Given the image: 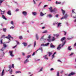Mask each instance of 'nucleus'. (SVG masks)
I'll return each instance as SVG.
<instances>
[{"label": "nucleus", "mask_w": 76, "mask_h": 76, "mask_svg": "<svg viewBox=\"0 0 76 76\" xmlns=\"http://www.w3.org/2000/svg\"><path fill=\"white\" fill-rule=\"evenodd\" d=\"M67 17V14H66L64 16L62 17V18H61V20H62V19H66Z\"/></svg>", "instance_id": "6"}, {"label": "nucleus", "mask_w": 76, "mask_h": 76, "mask_svg": "<svg viewBox=\"0 0 76 76\" xmlns=\"http://www.w3.org/2000/svg\"><path fill=\"white\" fill-rule=\"evenodd\" d=\"M47 18H48V17L50 18H52V17H53V15H51V14H50L49 15H47Z\"/></svg>", "instance_id": "10"}, {"label": "nucleus", "mask_w": 76, "mask_h": 76, "mask_svg": "<svg viewBox=\"0 0 76 76\" xmlns=\"http://www.w3.org/2000/svg\"><path fill=\"white\" fill-rule=\"evenodd\" d=\"M32 14L33 15H34V16H35V15H37V12H32Z\"/></svg>", "instance_id": "24"}, {"label": "nucleus", "mask_w": 76, "mask_h": 76, "mask_svg": "<svg viewBox=\"0 0 76 76\" xmlns=\"http://www.w3.org/2000/svg\"><path fill=\"white\" fill-rule=\"evenodd\" d=\"M36 45V41H35L34 44V47H35Z\"/></svg>", "instance_id": "38"}, {"label": "nucleus", "mask_w": 76, "mask_h": 76, "mask_svg": "<svg viewBox=\"0 0 76 76\" xmlns=\"http://www.w3.org/2000/svg\"><path fill=\"white\" fill-rule=\"evenodd\" d=\"M35 53L34 52L32 54V56H34V55H35Z\"/></svg>", "instance_id": "54"}, {"label": "nucleus", "mask_w": 76, "mask_h": 76, "mask_svg": "<svg viewBox=\"0 0 76 76\" xmlns=\"http://www.w3.org/2000/svg\"><path fill=\"white\" fill-rule=\"evenodd\" d=\"M63 71H62L60 73H63Z\"/></svg>", "instance_id": "63"}, {"label": "nucleus", "mask_w": 76, "mask_h": 76, "mask_svg": "<svg viewBox=\"0 0 76 76\" xmlns=\"http://www.w3.org/2000/svg\"><path fill=\"white\" fill-rule=\"evenodd\" d=\"M50 70L51 71H52L53 70H54V69L53 68H51L50 69Z\"/></svg>", "instance_id": "46"}, {"label": "nucleus", "mask_w": 76, "mask_h": 76, "mask_svg": "<svg viewBox=\"0 0 76 76\" xmlns=\"http://www.w3.org/2000/svg\"><path fill=\"white\" fill-rule=\"evenodd\" d=\"M44 15H45V14H43V13H42V12H40V16H44Z\"/></svg>", "instance_id": "19"}, {"label": "nucleus", "mask_w": 76, "mask_h": 76, "mask_svg": "<svg viewBox=\"0 0 76 76\" xmlns=\"http://www.w3.org/2000/svg\"><path fill=\"white\" fill-rule=\"evenodd\" d=\"M1 51H3L4 49H3V48H2L1 50Z\"/></svg>", "instance_id": "57"}, {"label": "nucleus", "mask_w": 76, "mask_h": 76, "mask_svg": "<svg viewBox=\"0 0 76 76\" xmlns=\"http://www.w3.org/2000/svg\"><path fill=\"white\" fill-rule=\"evenodd\" d=\"M4 46V48H6V47H7V45H6V44H4L3 45Z\"/></svg>", "instance_id": "39"}, {"label": "nucleus", "mask_w": 76, "mask_h": 76, "mask_svg": "<svg viewBox=\"0 0 76 76\" xmlns=\"http://www.w3.org/2000/svg\"><path fill=\"white\" fill-rule=\"evenodd\" d=\"M52 41H55V38H54V37H52Z\"/></svg>", "instance_id": "26"}, {"label": "nucleus", "mask_w": 76, "mask_h": 76, "mask_svg": "<svg viewBox=\"0 0 76 76\" xmlns=\"http://www.w3.org/2000/svg\"><path fill=\"white\" fill-rule=\"evenodd\" d=\"M9 53H10V56H11V57H13L14 56V55H13V51H10Z\"/></svg>", "instance_id": "5"}, {"label": "nucleus", "mask_w": 76, "mask_h": 76, "mask_svg": "<svg viewBox=\"0 0 76 76\" xmlns=\"http://www.w3.org/2000/svg\"><path fill=\"white\" fill-rule=\"evenodd\" d=\"M9 70H6V72H9V71H10V70L11 69V68H12V66H11V65H10L9 66Z\"/></svg>", "instance_id": "13"}, {"label": "nucleus", "mask_w": 76, "mask_h": 76, "mask_svg": "<svg viewBox=\"0 0 76 76\" xmlns=\"http://www.w3.org/2000/svg\"><path fill=\"white\" fill-rule=\"evenodd\" d=\"M30 57H31V55H28L27 56V58H29Z\"/></svg>", "instance_id": "42"}, {"label": "nucleus", "mask_w": 76, "mask_h": 76, "mask_svg": "<svg viewBox=\"0 0 76 76\" xmlns=\"http://www.w3.org/2000/svg\"><path fill=\"white\" fill-rule=\"evenodd\" d=\"M49 9L51 13L52 12H56L57 10L56 8H54L53 9V7H50L48 8Z\"/></svg>", "instance_id": "1"}, {"label": "nucleus", "mask_w": 76, "mask_h": 76, "mask_svg": "<svg viewBox=\"0 0 76 76\" xmlns=\"http://www.w3.org/2000/svg\"><path fill=\"white\" fill-rule=\"evenodd\" d=\"M0 11L1 15H4V13H5V11H3L1 10H0Z\"/></svg>", "instance_id": "9"}, {"label": "nucleus", "mask_w": 76, "mask_h": 76, "mask_svg": "<svg viewBox=\"0 0 76 76\" xmlns=\"http://www.w3.org/2000/svg\"><path fill=\"white\" fill-rule=\"evenodd\" d=\"M73 18H76V13L75 14V16Z\"/></svg>", "instance_id": "64"}, {"label": "nucleus", "mask_w": 76, "mask_h": 76, "mask_svg": "<svg viewBox=\"0 0 76 76\" xmlns=\"http://www.w3.org/2000/svg\"><path fill=\"white\" fill-rule=\"evenodd\" d=\"M54 58V55L53 54L52 55V58Z\"/></svg>", "instance_id": "51"}, {"label": "nucleus", "mask_w": 76, "mask_h": 76, "mask_svg": "<svg viewBox=\"0 0 76 76\" xmlns=\"http://www.w3.org/2000/svg\"><path fill=\"white\" fill-rule=\"evenodd\" d=\"M41 47H42V46H43V47H45V45L44 44H42L41 45Z\"/></svg>", "instance_id": "30"}, {"label": "nucleus", "mask_w": 76, "mask_h": 76, "mask_svg": "<svg viewBox=\"0 0 76 76\" xmlns=\"http://www.w3.org/2000/svg\"><path fill=\"white\" fill-rule=\"evenodd\" d=\"M48 54H49V57H50V56L52 54V53L51 52H49Z\"/></svg>", "instance_id": "25"}, {"label": "nucleus", "mask_w": 76, "mask_h": 76, "mask_svg": "<svg viewBox=\"0 0 76 76\" xmlns=\"http://www.w3.org/2000/svg\"><path fill=\"white\" fill-rule=\"evenodd\" d=\"M61 11L62 12L63 15H64L65 13V11L63 10V9H61Z\"/></svg>", "instance_id": "22"}, {"label": "nucleus", "mask_w": 76, "mask_h": 76, "mask_svg": "<svg viewBox=\"0 0 76 76\" xmlns=\"http://www.w3.org/2000/svg\"><path fill=\"white\" fill-rule=\"evenodd\" d=\"M12 72H13L12 70V69H11L10 71L9 72V73H10V74H12Z\"/></svg>", "instance_id": "27"}, {"label": "nucleus", "mask_w": 76, "mask_h": 76, "mask_svg": "<svg viewBox=\"0 0 76 76\" xmlns=\"http://www.w3.org/2000/svg\"><path fill=\"white\" fill-rule=\"evenodd\" d=\"M19 38L20 39H23V37H22V36H20L19 37Z\"/></svg>", "instance_id": "31"}, {"label": "nucleus", "mask_w": 76, "mask_h": 76, "mask_svg": "<svg viewBox=\"0 0 76 76\" xmlns=\"http://www.w3.org/2000/svg\"><path fill=\"white\" fill-rule=\"evenodd\" d=\"M41 71H42V68L40 69V70L39 71V72H41Z\"/></svg>", "instance_id": "44"}, {"label": "nucleus", "mask_w": 76, "mask_h": 76, "mask_svg": "<svg viewBox=\"0 0 76 76\" xmlns=\"http://www.w3.org/2000/svg\"><path fill=\"white\" fill-rule=\"evenodd\" d=\"M16 46H17V45H16L14 46V47H13V48H15V47H16Z\"/></svg>", "instance_id": "53"}, {"label": "nucleus", "mask_w": 76, "mask_h": 76, "mask_svg": "<svg viewBox=\"0 0 76 76\" xmlns=\"http://www.w3.org/2000/svg\"><path fill=\"white\" fill-rule=\"evenodd\" d=\"M19 73H21V72L20 71H16L15 72V73L16 74Z\"/></svg>", "instance_id": "29"}, {"label": "nucleus", "mask_w": 76, "mask_h": 76, "mask_svg": "<svg viewBox=\"0 0 76 76\" xmlns=\"http://www.w3.org/2000/svg\"><path fill=\"white\" fill-rule=\"evenodd\" d=\"M16 12H18V11H19V9H17L15 10Z\"/></svg>", "instance_id": "55"}, {"label": "nucleus", "mask_w": 76, "mask_h": 76, "mask_svg": "<svg viewBox=\"0 0 76 76\" xmlns=\"http://www.w3.org/2000/svg\"><path fill=\"white\" fill-rule=\"evenodd\" d=\"M74 10H75V9L72 10V13H75V12H74Z\"/></svg>", "instance_id": "36"}, {"label": "nucleus", "mask_w": 76, "mask_h": 76, "mask_svg": "<svg viewBox=\"0 0 76 76\" xmlns=\"http://www.w3.org/2000/svg\"><path fill=\"white\" fill-rule=\"evenodd\" d=\"M49 44H50V43H48L46 44H45V47L46 46H48V45H49Z\"/></svg>", "instance_id": "33"}, {"label": "nucleus", "mask_w": 76, "mask_h": 76, "mask_svg": "<svg viewBox=\"0 0 76 76\" xmlns=\"http://www.w3.org/2000/svg\"><path fill=\"white\" fill-rule=\"evenodd\" d=\"M47 30H45L43 32H42V33L44 34V33H47Z\"/></svg>", "instance_id": "28"}, {"label": "nucleus", "mask_w": 76, "mask_h": 76, "mask_svg": "<svg viewBox=\"0 0 76 76\" xmlns=\"http://www.w3.org/2000/svg\"><path fill=\"white\" fill-rule=\"evenodd\" d=\"M16 42H17V44H19V42L16 41Z\"/></svg>", "instance_id": "61"}, {"label": "nucleus", "mask_w": 76, "mask_h": 76, "mask_svg": "<svg viewBox=\"0 0 76 76\" xmlns=\"http://www.w3.org/2000/svg\"><path fill=\"white\" fill-rule=\"evenodd\" d=\"M55 47V46L54 45H53L52 43L50 44V48H54Z\"/></svg>", "instance_id": "11"}, {"label": "nucleus", "mask_w": 76, "mask_h": 76, "mask_svg": "<svg viewBox=\"0 0 76 76\" xmlns=\"http://www.w3.org/2000/svg\"><path fill=\"white\" fill-rule=\"evenodd\" d=\"M15 28V26H12L10 28V29H13Z\"/></svg>", "instance_id": "37"}, {"label": "nucleus", "mask_w": 76, "mask_h": 76, "mask_svg": "<svg viewBox=\"0 0 76 76\" xmlns=\"http://www.w3.org/2000/svg\"><path fill=\"white\" fill-rule=\"evenodd\" d=\"M58 14H57L56 15V18H58Z\"/></svg>", "instance_id": "48"}, {"label": "nucleus", "mask_w": 76, "mask_h": 76, "mask_svg": "<svg viewBox=\"0 0 76 76\" xmlns=\"http://www.w3.org/2000/svg\"><path fill=\"white\" fill-rule=\"evenodd\" d=\"M56 3L57 4H60V3H61V2H58L57 1H56Z\"/></svg>", "instance_id": "32"}, {"label": "nucleus", "mask_w": 76, "mask_h": 76, "mask_svg": "<svg viewBox=\"0 0 76 76\" xmlns=\"http://www.w3.org/2000/svg\"><path fill=\"white\" fill-rule=\"evenodd\" d=\"M56 23H53V25H56Z\"/></svg>", "instance_id": "62"}, {"label": "nucleus", "mask_w": 76, "mask_h": 76, "mask_svg": "<svg viewBox=\"0 0 76 76\" xmlns=\"http://www.w3.org/2000/svg\"><path fill=\"white\" fill-rule=\"evenodd\" d=\"M1 44H3V39L1 40Z\"/></svg>", "instance_id": "43"}, {"label": "nucleus", "mask_w": 76, "mask_h": 76, "mask_svg": "<svg viewBox=\"0 0 76 76\" xmlns=\"http://www.w3.org/2000/svg\"><path fill=\"white\" fill-rule=\"evenodd\" d=\"M3 1H4V0H0V3H2Z\"/></svg>", "instance_id": "41"}, {"label": "nucleus", "mask_w": 76, "mask_h": 76, "mask_svg": "<svg viewBox=\"0 0 76 76\" xmlns=\"http://www.w3.org/2000/svg\"><path fill=\"white\" fill-rule=\"evenodd\" d=\"M51 36H50V35H49L48 37V38H49V39H50V38H51Z\"/></svg>", "instance_id": "45"}, {"label": "nucleus", "mask_w": 76, "mask_h": 76, "mask_svg": "<svg viewBox=\"0 0 76 76\" xmlns=\"http://www.w3.org/2000/svg\"><path fill=\"white\" fill-rule=\"evenodd\" d=\"M64 35H66V32L65 31H64Z\"/></svg>", "instance_id": "60"}, {"label": "nucleus", "mask_w": 76, "mask_h": 76, "mask_svg": "<svg viewBox=\"0 0 76 76\" xmlns=\"http://www.w3.org/2000/svg\"><path fill=\"white\" fill-rule=\"evenodd\" d=\"M2 18L4 19H5V20H7V18H6L5 16H4V15H2Z\"/></svg>", "instance_id": "20"}, {"label": "nucleus", "mask_w": 76, "mask_h": 76, "mask_svg": "<svg viewBox=\"0 0 76 76\" xmlns=\"http://www.w3.org/2000/svg\"><path fill=\"white\" fill-rule=\"evenodd\" d=\"M47 55H46L45 56H43V57H44L45 59L48 60V57H47Z\"/></svg>", "instance_id": "12"}, {"label": "nucleus", "mask_w": 76, "mask_h": 76, "mask_svg": "<svg viewBox=\"0 0 76 76\" xmlns=\"http://www.w3.org/2000/svg\"><path fill=\"white\" fill-rule=\"evenodd\" d=\"M4 70L3 69L1 73V76H3L4 75Z\"/></svg>", "instance_id": "18"}, {"label": "nucleus", "mask_w": 76, "mask_h": 76, "mask_svg": "<svg viewBox=\"0 0 76 76\" xmlns=\"http://www.w3.org/2000/svg\"><path fill=\"white\" fill-rule=\"evenodd\" d=\"M23 44L24 46V47H26V46L27 45V43H25V42H23Z\"/></svg>", "instance_id": "23"}, {"label": "nucleus", "mask_w": 76, "mask_h": 76, "mask_svg": "<svg viewBox=\"0 0 76 76\" xmlns=\"http://www.w3.org/2000/svg\"><path fill=\"white\" fill-rule=\"evenodd\" d=\"M44 36H43L42 37L41 39H43V38H44Z\"/></svg>", "instance_id": "58"}, {"label": "nucleus", "mask_w": 76, "mask_h": 76, "mask_svg": "<svg viewBox=\"0 0 76 76\" xmlns=\"http://www.w3.org/2000/svg\"><path fill=\"white\" fill-rule=\"evenodd\" d=\"M36 38L37 39V40H38V39H39V37H38V34H36Z\"/></svg>", "instance_id": "16"}, {"label": "nucleus", "mask_w": 76, "mask_h": 76, "mask_svg": "<svg viewBox=\"0 0 76 76\" xmlns=\"http://www.w3.org/2000/svg\"><path fill=\"white\" fill-rule=\"evenodd\" d=\"M66 39V37H64L61 38V41L63 42V41H64V40H65Z\"/></svg>", "instance_id": "15"}, {"label": "nucleus", "mask_w": 76, "mask_h": 76, "mask_svg": "<svg viewBox=\"0 0 76 76\" xmlns=\"http://www.w3.org/2000/svg\"><path fill=\"white\" fill-rule=\"evenodd\" d=\"M75 75V73L72 72L70 73H69L68 75V76H73V75Z\"/></svg>", "instance_id": "4"}, {"label": "nucleus", "mask_w": 76, "mask_h": 76, "mask_svg": "<svg viewBox=\"0 0 76 76\" xmlns=\"http://www.w3.org/2000/svg\"><path fill=\"white\" fill-rule=\"evenodd\" d=\"M61 45L60 44L58 46L57 48V49L60 50L61 49Z\"/></svg>", "instance_id": "14"}, {"label": "nucleus", "mask_w": 76, "mask_h": 76, "mask_svg": "<svg viewBox=\"0 0 76 76\" xmlns=\"http://www.w3.org/2000/svg\"><path fill=\"white\" fill-rule=\"evenodd\" d=\"M58 61H59V62H60L61 63H62V62H61V61H60V60H58Z\"/></svg>", "instance_id": "56"}, {"label": "nucleus", "mask_w": 76, "mask_h": 76, "mask_svg": "<svg viewBox=\"0 0 76 76\" xmlns=\"http://www.w3.org/2000/svg\"><path fill=\"white\" fill-rule=\"evenodd\" d=\"M12 68H14V64H12Z\"/></svg>", "instance_id": "52"}, {"label": "nucleus", "mask_w": 76, "mask_h": 76, "mask_svg": "<svg viewBox=\"0 0 76 76\" xmlns=\"http://www.w3.org/2000/svg\"><path fill=\"white\" fill-rule=\"evenodd\" d=\"M11 24H12V25H13V21H12L11 22Z\"/></svg>", "instance_id": "47"}, {"label": "nucleus", "mask_w": 76, "mask_h": 76, "mask_svg": "<svg viewBox=\"0 0 76 76\" xmlns=\"http://www.w3.org/2000/svg\"><path fill=\"white\" fill-rule=\"evenodd\" d=\"M71 48V46H69L68 48V50H69L70 51L71 50H72V48Z\"/></svg>", "instance_id": "21"}, {"label": "nucleus", "mask_w": 76, "mask_h": 76, "mask_svg": "<svg viewBox=\"0 0 76 76\" xmlns=\"http://www.w3.org/2000/svg\"><path fill=\"white\" fill-rule=\"evenodd\" d=\"M66 41H65L64 42V43L62 45V47H63V46H64V44H65L66 43Z\"/></svg>", "instance_id": "34"}, {"label": "nucleus", "mask_w": 76, "mask_h": 76, "mask_svg": "<svg viewBox=\"0 0 76 76\" xmlns=\"http://www.w3.org/2000/svg\"><path fill=\"white\" fill-rule=\"evenodd\" d=\"M74 53H71L69 56H72V55H73V54Z\"/></svg>", "instance_id": "49"}, {"label": "nucleus", "mask_w": 76, "mask_h": 76, "mask_svg": "<svg viewBox=\"0 0 76 76\" xmlns=\"http://www.w3.org/2000/svg\"><path fill=\"white\" fill-rule=\"evenodd\" d=\"M22 13L24 16H26V15H27V12H25V11H23L22 12Z\"/></svg>", "instance_id": "7"}, {"label": "nucleus", "mask_w": 76, "mask_h": 76, "mask_svg": "<svg viewBox=\"0 0 76 76\" xmlns=\"http://www.w3.org/2000/svg\"><path fill=\"white\" fill-rule=\"evenodd\" d=\"M41 50L42 52L43 51V49H42V47H40V48H39V49H38V50H37L36 51H35V53H37V52L39 50Z\"/></svg>", "instance_id": "3"}, {"label": "nucleus", "mask_w": 76, "mask_h": 76, "mask_svg": "<svg viewBox=\"0 0 76 76\" xmlns=\"http://www.w3.org/2000/svg\"><path fill=\"white\" fill-rule=\"evenodd\" d=\"M27 62H29V60L28 59H26L24 61V64H25Z\"/></svg>", "instance_id": "17"}, {"label": "nucleus", "mask_w": 76, "mask_h": 76, "mask_svg": "<svg viewBox=\"0 0 76 76\" xmlns=\"http://www.w3.org/2000/svg\"><path fill=\"white\" fill-rule=\"evenodd\" d=\"M5 38H7V39H8L9 40H10V38H12V39H13V38L10 35H8V36L6 37Z\"/></svg>", "instance_id": "2"}, {"label": "nucleus", "mask_w": 76, "mask_h": 76, "mask_svg": "<svg viewBox=\"0 0 76 76\" xmlns=\"http://www.w3.org/2000/svg\"><path fill=\"white\" fill-rule=\"evenodd\" d=\"M61 24V23H58V27H59Z\"/></svg>", "instance_id": "35"}, {"label": "nucleus", "mask_w": 76, "mask_h": 76, "mask_svg": "<svg viewBox=\"0 0 76 76\" xmlns=\"http://www.w3.org/2000/svg\"><path fill=\"white\" fill-rule=\"evenodd\" d=\"M7 14L9 15H11L12 13H11V11L9 10V11H8L7 13Z\"/></svg>", "instance_id": "8"}, {"label": "nucleus", "mask_w": 76, "mask_h": 76, "mask_svg": "<svg viewBox=\"0 0 76 76\" xmlns=\"http://www.w3.org/2000/svg\"><path fill=\"white\" fill-rule=\"evenodd\" d=\"M33 2H34V4H36V3L35 2V0H33Z\"/></svg>", "instance_id": "50"}, {"label": "nucleus", "mask_w": 76, "mask_h": 76, "mask_svg": "<svg viewBox=\"0 0 76 76\" xmlns=\"http://www.w3.org/2000/svg\"><path fill=\"white\" fill-rule=\"evenodd\" d=\"M3 31H4V32H6V28H3Z\"/></svg>", "instance_id": "40"}, {"label": "nucleus", "mask_w": 76, "mask_h": 76, "mask_svg": "<svg viewBox=\"0 0 76 76\" xmlns=\"http://www.w3.org/2000/svg\"><path fill=\"white\" fill-rule=\"evenodd\" d=\"M47 5H45L44 7V8H45V7H47Z\"/></svg>", "instance_id": "59"}]
</instances>
